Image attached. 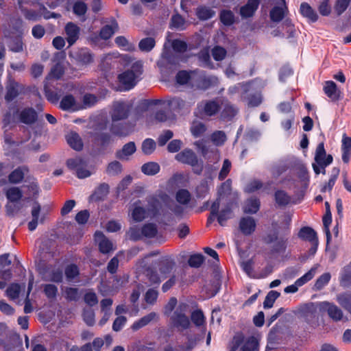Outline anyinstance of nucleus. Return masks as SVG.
<instances>
[{
  "label": "nucleus",
  "mask_w": 351,
  "mask_h": 351,
  "mask_svg": "<svg viewBox=\"0 0 351 351\" xmlns=\"http://www.w3.org/2000/svg\"><path fill=\"white\" fill-rule=\"evenodd\" d=\"M160 199L167 204L170 197L166 193L160 191L158 194L149 195L146 198L147 215L152 218L160 217L168 221L172 219V215L167 209L163 208Z\"/></svg>",
  "instance_id": "1"
},
{
  "label": "nucleus",
  "mask_w": 351,
  "mask_h": 351,
  "mask_svg": "<svg viewBox=\"0 0 351 351\" xmlns=\"http://www.w3.org/2000/svg\"><path fill=\"white\" fill-rule=\"evenodd\" d=\"M143 72V65L141 61L134 62L131 66L119 74L118 79L119 82L123 85L125 90L133 88L138 82L141 79Z\"/></svg>",
  "instance_id": "2"
},
{
  "label": "nucleus",
  "mask_w": 351,
  "mask_h": 351,
  "mask_svg": "<svg viewBox=\"0 0 351 351\" xmlns=\"http://www.w3.org/2000/svg\"><path fill=\"white\" fill-rule=\"evenodd\" d=\"M315 163H313V169L316 175L322 173H326V167L332 162L333 158L330 154L326 155L324 143L317 145L315 154Z\"/></svg>",
  "instance_id": "3"
},
{
  "label": "nucleus",
  "mask_w": 351,
  "mask_h": 351,
  "mask_svg": "<svg viewBox=\"0 0 351 351\" xmlns=\"http://www.w3.org/2000/svg\"><path fill=\"white\" fill-rule=\"evenodd\" d=\"M223 104L222 99L216 97L213 99L203 100L197 105V116L213 117L218 114Z\"/></svg>",
  "instance_id": "4"
},
{
  "label": "nucleus",
  "mask_w": 351,
  "mask_h": 351,
  "mask_svg": "<svg viewBox=\"0 0 351 351\" xmlns=\"http://www.w3.org/2000/svg\"><path fill=\"white\" fill-rule=\"evenodd\" d=\"M258 351V341L254 337L245 338L241 334L234 336L230 351Z\"/></svg>",
  "instance_id": "5"
},
{
  "label": "nucleus",
  "mask_w": 351,
  "mask_h": 351,
  "mask_svg": "<svg viewBox=\"0 0 351 351\" xmlns=\"http://www.w3.org/2000/svg\"><path fill=\"white\" fill-rule=\"evenodd\" d=\"M69 57L80 67H86L93 63L95 54L87 47H82L71 52Z\"/></svg>",
  "instance_id": "6"
},
{
  "label": "nucleus",
  "mask_w": 351,
  "mask_h": 351,
  "mask_svg": "<svg viewBox=\"0 0 351 351\" xmlns=\"http://www.w3.org/2000/svg\"><path fill=\"white\" fill-rule=\"evenodd\" d=\"M165 314L170 317L171 324L179 330L189 327L190 324L189 317L182 312V308H169Z\"/></svg>",
  "instance_id": "7"
},
{
  "label": "nucleus",
  "mask_w": 351,
  "mask_h": 351,
  "mask_svg": "<svg viewBox=\"0 0 351 351\" xmlns=\"http://www.w3.org/2000/svg\"><path fill=\"white\" fill-rule=\"evenodd\" d=\"M154 265L158 269L162 278L165 279L174 269L176 262L172 256H165L155 261Z\"/></svg>",
  "instance_id": "8"
},
{
  "label": "nucleus",
  "mask_w": 351,
  "mask_h": 351,
  "mask_svg": "<svg viewBox=\"0 0 351 351\" xmlns=\"http://www.w3.org/2000/svg\"><path fill=\"white\" fill-rule=\"evenodd\" d=\"M5 90L6 92L4 98L7 103H10L20 95L25 93V86L14 80H11L8 82Z\"/></svg>",
  "instance_id": "9"
},
{
  "label": "nucleus",
  "mask_w": 351,
  "mask_h": 351,
  "mask_svg": "<svg viewBox=\"0 0 351 351\" xmlns=\"http://www.w3.org/2000/svg\"><path fill=\"white\" fill-rule=\"evenodd\" d=\"M130 108L123 101L114 102L110 113L112 122L126 119L130 114Z\"/></svg>",
  "instance_id": "10"
},
{
  "label": "nucleus",
  "mask_w": 351,
  "mask_h": 351,
  "mask_svg": "<svg viewBox=\"0 0 351 351\" xmlns=\"http://www.w3.org/2000/svg\"><path fill=\"white\" fill-rule=\"evenodd\" d=\"M59 108L64 111L75 112L83 109L82 104L73 95L67 94L60 100Z\"/></svg>",
  "instance_id": "11"
},
{
  "label": "nucleus",
  "mask_w": 351,
  "mask_h": 351,
  "mask_svg": "<svg viewBox=\"0 0 351 351\" xmlns=\"http://www.w3.org/2000/svg\"><path fill=\"white\" fill-rule=\"evenodd\" d=\"M134 125L131 123H117L112 122L110 127V132L118 136H127L134 130Z\"/></svg>",
  "instance_id": "12"
},
{
  "label": "nucleus",
  "mask_w": 351,
  "mask_h": 351,
  "mask_svg": "<svg viewBox=\"0 0 351 351\" xmlns=\"http://www.w3.org/2000/svg\"><path fill=\"white\" fill-rule=\"evenodd\" d=\"M323 90L325 95L333 102L338 101L341 98V92L333 81H326L324 84Z\"/></svg>",
  "instance_id": "13"
},
{
  "label": "nucleus",
  "mask_w": 351,
  "mask_h": 351,
  "mask_svg": "<svg viewBox=\"0 0 351 351\" xmlns=\"http://www.w3.org/2000/svg\"><path fill=\"white\" fill-rule=\"evenodd\" d=\"M175 158L178 162L193 166L197 162V157L195 152L190 149H184L183 151L177 154Z\"/></svg>",
  "instance_id": "14"
},
{
  "label": "nucleus",
  "mask_w": 351,
  "mask_h": 351,
  "mask_svg": "<svg viewBox=\"0 0 351 351\" xmlns=\"http://www.w3.org/2000/svg\"><path fill=\"white\" fill-rule=\"evenodd\" d=\"M240 231L245 236L251 235L256 230V223L252 217H243L239 220Z\"/></svg>",
  "instance_id": "15"
},
{
  "label": "nucleus",
  "mask_w": 351,
  "mask_h": 351,
  "mask_svg": "<svg viewBox=\"0 0 351 351\" xmlns=\"http://www.w3.org/2000/svg\"><path fill=\"white\" fill-rule=\"evenodd\" d=\"M261 0H247V3L241 6L239 14L243 19L250 18L254 16L258 10Z\"/></svg>",
  "instance_id": "16"
},
{
  "label": "nucleus",
  "mask_w": 351,
  "mask_h": 351,
  "mask_svg": "<svg viewBox=\"0 0 351 351\" xmlns=\"http://www.w3.org/2000/svg\"><path fill=\"white\" fill-rule=\"evenodd\" d=\"M94 237L95 242L98 243L101 253L108 254L112 250V243L105 237L102 232L96 231Z\"/></svg>",
  "instance_id": "17"
},
{
  "label": "nucleus",
  "mask_w": 351,
  "mask_h": 351,
  "mask_svg": "<svg viewBox=\"0 0 351 351\" xmlns=\"http://www.w3.org/2000/svg\"><path fill=\"white\" fill-rule=\"evenodd\" d=\"M269 250L267 254L269 258H275L280 254H284L287 249V240L280 238L278 241L270 244Z\"/></svg>",
  "instance_id": "18"
},
{
  "label": "nucleus",
  "mask_w": 351,
  "mask_h": 351,
  "mask_svg": "<svg viewBox=\"0 0 351 351\" xmlns=\"http://www.w3.org/2000/svg\"><path fill=\"white\" fill-rule=\"evenodd\" d=\"M66 40L69 46L73 45L79 38L80 27L73 22H69L65 26Z\"/></svg>",
  "instance_id": "19"
},
{
  "label": "nucleus",
  "mask_w": 351,
  "mask_h": 351,
  "mask_svg": "<svg viewBox=\"0 0 351 351\" xmlns=\"http://www.w3.org/2000/svg\"><path fill=\"white\" fill-rule=\"evenodd\" d=\"M119 25L114 19H112L110 23L103 26L99 31V38L108 40L118 30Z\"/></svg>",
  "instance_id": "20"
},
{
  "label": "nucleus",
  "mask_w": 351,
  "mask_h": 351,
  "mask_svg": "<svg viewBox=\"0 0 351 351\" xmlns=\"http://www.w3.org/2000/svg\"><path fill=\"white\" fill-rule=\"evenodd\" d=\"M37 118V113L33 108H25L19 113V121L27 125L33 124Z\"/></svg>",
  "instance_id": "21"
},
{
  "label": "nucleus",
  "mask_w": 351,
  "mask_h": 351,
  "mask_svg": "<svg viewBox=\"0 0 351 351\" xmlns=\"http://www.w3.org/2000/svg\"><path fill=\"white\" fill-rule=\"evenodd\" d=\"M197 74L199 75L200 79L199 86L202 89H208L211 86L217 85L219 83L218 77L214 75H206L204 71L197 70Z\"/></svg>",
  "instance_id": "22"
},
{
  "label": "nucleus",
  "mask_w": 351,
  "mask_h": 351,
  "mask_svg": "<svg viewBox=\"0 0 351 351\" xmlns=\"http://www.w3.org/2000/svg\"><path fill=\"white\" fill-rule=\"evenodd\" d=\"M162 60L158 62V66L162 69L169 66H177L179 63L178 58L171 51H165L162 55Z\"/></svg>",
  "instance_id": "23"
},
{
  "label": "nucleus",
  "mask_w": 351,
  "mask_h": 351,
  "mask_svg": "<svg viewBox=\"0 0 351 351\" xmlns=\"http://www.w3.org/2000/svg\"><path fill=\"white\" fill-rule=\"evenodd\" d=\"M341 144V158L344 163H348L351 157V137L343 134Z\"/></svg>",
  "instance_id": "24"
},
{
  "label": "nucleus",
  "mask_w": 351,
  "mask_h": 351,
  "mask_svg": "<svg viewBox=\"0 0 351 351\" xmlns=\"http://www.w3.org/2000/svg\"><path fill=\"white\" fill-rule=\"evenodd\" d=\"M141 201L138 200L133 204V209L131 212V216L135 222H141L144 220L147 214L145 208L140 206Z\"/></svg>",
  "instance_id": "25"
},
{
  "label": "nucleus",
  "mask_w": 351,
  "mask_h": 351,
  "mask_svg": "<svg viewBox=\"0 0 351 351\" xmlns=\"http://www.w3.org/2000/svg\"><path fill=\"white\" fill-rule=\"evenodd\" d=\"M232 202H228L227 204L218 213L217 221L221 226H224L227 220L232 217Z\"/></svg>",
  "instance_id": "26"
},
{
  "label": "nucleus",
  "mask_w": 351,
  "mask_h": 351,
  "mask_svg": "<svg viewBox=\"0 0 351 351\" xmlns=\"http://www.w3.org/2000/svg\"><path fill=\"white\" fill-rule=\"evenodd\" d=\"M136 150L134 142L130 141L125 144L122 149L117 151L116 157L120 160L127 159L128 156L132 155Z\"/></svg>",
  "instance_id": "27"
},
{
  "label": "nucleus",
  "mask_w": 351,
  "mask_h": 351,
  "mask_svg": "<svg viewBox=\"0 0 351 351\" xmlns=\"http://www.w3.org/2000/svg\"><path fill=\"white\" fill-rule=\"evenodd\" d=\"M298 236L302 240L307 241L310 243L318 240L316 232L312 228L308 226H304L301 228L298 232Z\"/></svg>",
  "instance_id": "28"
},
{
  "label": "nucleus",
  "mask_w": 351,
  "mask_h": 351,
  "mask_svg": "<svg viewBox=\"0 0 351 351\" xmlns=\"http://www.w3.org/2000/svg\"><path fill=\"white\" fill-rule=\"evenodd\" d=\"M156 269L154 265L147 267L145 269V276L151 285L158 287L163 279L161 275L157 273Z\"/></svg>",
  "instance_id": "29"
},
{
  "label": "nucleus",
  "mask_w": 351,
  "mask_h": 351,
  "mask_svg": "<svg viewBox=\"0 0 351 351\" xmlns=\"http://www.w3.org/2000/svg\"><path fill=\"white\" fill-rule=\"evenodd\" d=\"M66 141L71 148L76 151L83 149V143L80 135L75 132H71L66 136Z\"/></svg>",
  "instance_id": "30"
},
{
  "label": "nucleus",
  "mask_w": 351,
  "mask_h": 351,
  "mask_svg": "<svg viewBox=\"0 0 351 351\" xmlns=\"http://www.w3.org/2000/svg\"><path fill=\"white\" fill-rule=\"evenodd\" d=\"M28 171L26 166L19 167L8 176V180L12 184H18L24 178L25 173Z\"/></svg>",
  "instance_id": "31"
},
{
  "label": "nucleus",
  "mask_w": 351,
  "mask_h": 351,
  "mask_svg": "<svg viewBox=\"0 0 351 351\" xmlns=\"http://www.w3.org/2000/svg\"><path fill=\"white\" fill-rule=\"evenodd\" d=\"M300 11L303 16L313 23L316 22L318 19L317 12L307 3L304 2L300 5Z\"/></svg>",
  "instance_id": "32"
},
{
  "label": "nucleus",
  "mask_w": 351,
  "mask_h": 351,
  "mask_svg": "<svg viewBox=\"0 0 351 351\" xmlns=\"http://www.w3.org/2000/svg\"><path fill=\"white\" fill-rule=\"evenodd\" d=\"M167 106L171 110L178 113L185 108H189V106L186 105V102L179 97H173L168 100Z\"/></svg>",
  "instance_id": "33"
},
{
  "label": "nucleus",
  "mask_w": 351,
  "mask_h": 351,
  "mask_svg": "<svg viewBox=\"0 0 351 351\" xmlns=\"http://www.w3.org/2000/svg\"><path fill=\"white\" fill-rule=\"evenodd\" d=\"M157 319H158V315L154 312H152V313H149L148 315L143 317L138 321L135 322L132 324V328L134 330H137L140 329L141 328L147 325L151 322L156 320Z\"/></svg>",
  "instance_id": "34"
},
{
  "label": "nucleus",
  "mask_w": 351,
  "mask_h": 351,
  "mask_svg": "<svg viewBox=\"0 0 351 351\" xmlns=\"http://www.w3.org/2000/svg\"><path fill=\"white\" fill-rule=\"evenodd\" d=\"M45 95L47 99L53 104H56L60 100L61 97L60 90L58 91V88L52 90L47 84L44 86Z\"/></svg>",
  "instance_id": "35"
},
{
  "label": "nucleus",
  "mask_w": 351,
  "mask_h": 351,
  "mask_svg": "<svg viewBox=\"0 0 351 351\" xmlns=\"http://www.w3.org/2000/svg\"><path fill=\"white\" fill-rule=\"evenodd\" d=\"M195 14L199 20L207 21L213 18L215 16V12L209 7L200 5L197 8Z\"/></svg>",
  "instance_id": "36"
},
{
  "label": "nucleus",
  "mask_w": 351,
  "mask_h": 351,
  "mask_svg": "<svg viewBox=\"0 0 351 351\" xmlns=\"http://www.w3.org/2000/svg\"><path fill=\"white\" fill-rule=\"evenodd\" d=\"M67 167L72 171L76 173L78 169L82 168L84 166H88L87 162L80 157H76L74 158H69L66 161Z\"/></svg>",
  "instance_id": "37"
},
{
  "label": "nucleus",
  "mask_w": 351,
  "mask_h": 351,
  "mask_svg": "<svg viewBox=\"0 0 351 351\" xmlns=\"http://www.w3.org/2000/svg\"><path fill=\"white\" fill-rule=\"evenodd\" d=\"M64 73V66L62 62H58L56 63L52 68L51 69V71L49 73L48 76L46 77V80L56 79L58 80L62 77Z\"/></svg>",
  "instance_id": "38"
},
{
  "label": "nucleus",
  "mask_w": 351,
  "mask_h": 351,
  "mask_svg": "<svg viewBox=\"0 0 351 351\" xmlns=\"http://www.w3.org/2000/svg\"><path fill=\"white\" fill-rule=\"evenodd\" d=\"M190 131L194 138H198L206 131V126L204 123L195 120L191 124Z\"/></svg>",
  "instance_id": "39"
},
{
  "label": "nucleus",
  "mask_w": 351,
  "mask_h": 351,
  "mask_svg": "<svg viewBox=\"0 0 351 351\" xmlns=\"http://www.w3.org/2000/svg\"><path fill=\"white\" fill-rule=\"evenodd\" d=\"M284 8L280 6H274L270 11V19L274 22H280L285 16V10L287 9L285 0H281Z\"/></svg>",
  "instance_id": "40"
},
{
  "label": "nucleus",
  "mask_w": 351,
  "mask_h": 351,
  "mask_svg": "<svg viewBox=\"0 0 351 351\" xmlns=\"http://www.w3.org/2000/svg\"><path fill=\"white\" fill-rule=\"evenodd\" d=\"M260 208V201L258 198L248 199L244 205L243 212L247 214H255Z\"/></svg>",
  "instance_id": "41"
},
{
  "label": "nucleus",
  "mask_w": 351,
  "mask_h": 351,
  "mask_svg": "<svg viewBox=\"0 0 351 351\" xmlns=\"http://www.w3.org/2000/svg\"><path fill=\"white\" fill-rule=\"evenodd\" d=\"M197 73V70L187 71L185 70L180 71L176 75V81L180 85L188 84L193 75Z\"/></svg>",
  "instance_id": "42"
},
{
  "label": "nucleus",
  "mask_w": 351,
  "mask_h": 351,
  "mask_svg": "<svg viewBox=\"0 0 351 351\" xmlns=\"http://www.w3.org/2000/svg\"><path fill=\"white\" fill-rule=\"evenodd\" d=\"M339 282L340 285L344 288L351 287V263L343 269Z\"/></svg>",
  "instance_id": "43"
},
{
  "label": "nucleus",
  "mask_w": 351,
  "mask_h": 351,
  "mask_svg": "<svg viewBox=\"0 0 351 351\" xmlns=\"http://www.w3.org/2000/svg\"><path fill=\"white\" fill-rule=\"evenodd\" d=\"M274 198L276 203L279 206H286L290 202L291 197V196L283 190H277L274 194Z\"/></svg>",
  "instance_id": "44"
},
{
  "label": "nucleus",
  "mask_w": 351,
  "mask_h": 351,
  "mask_svg": "<svg viewBox=\"0 0 351 351\" xmlns=\"http://www.w3.org/2000/svg\"><path fill=\"white\" fill-rule=\"evenodd\" d=\"M64 275L68 282H72L80 275V269L75 263L67 265L64 268Z\"/></svg>",
  "instance_id": "45"
},
{
  "label": "nucleus",
  "mask_w": 351,
  "mask_h": 351,
  "mask_svg": "<svg viewBox=\"0 0 351 351\" xmlns=\"http://www.w3.org/2000/svg\"><path fill=\"white\" fill-rule=\"evenodd\" d=\"M289 168L287 160H280L271 167V172L274 178H277Z\"/></svg>",
  "instance_id": "46"
},
{
  "label": "nucleus",
  "mask_w": 351,
  "mask_h": 351,
  "mask_svg": "<svg viewBox=\"0 0 351 351\" xmlns=\"http://www.w3.org/2000/svg\"><path fill=\"white\" fill-rule=\"evenodd\" d=\"M5 196L10 202L15 203L21 200L23 193L19 188L12 186L6 190Z\"/></svg>",
  "instance_id": "47"
},
{
  "label": "nucleus",
  "mask_w": 351,
  "mask_h": 351,
  "mask_svg": "<svg viewBox=\"0 0 351 351\" xmlns=\"http://www.w3.org/2000/svg\"><path fill=\"white\" fill-rule=\"evenodd\" d=\"M176 199L181 205L186 206L191 199V194L187 189H180L176 193Z\"/></svg>",
  "instance_id": "48"
},
{
  "label": "nucleus",
  "mask_w": 351,
  "mask_h": 351,
  "mask_svg": "<svg viewBox=\"0 0 351 351\" xmlns=\"http://www.w3.org/2000/svg\"><path fill=\"white\" fill-rule=\"evenodd\" d=\"M220 21L225 26H230L235 22V16L230 10H222L219 13Z\"/></svg>",
  "instance_id": "49"
},
{
  "label": "nucleus",
  "mask_w": 351,
  "mask_h": 351,
  "mask_svg": "<svg viewBox=\"0 0 351 351\" xmlns=\"http://www.w3.org/2000/svg\"><path fill=\"white\" fill-rule=\"evenodd\" d=\"M339 172H340V170L338 167H334L332 169L331 175H330L328 182L327 183H326L321 189L322 193H325L327 191H330L332 189V188L336 182V180L339 176Z\"/></svg>",
  "instance_id": "50"
},
{
  "label": "nucleus",
  "mask_w": 351,
  "mask_h": 351,
  "mask_svg": "<svg viewBox=\"0 0 351 351\" xmlns=\"http://www.w3.org/2000/svg\"><path fill=\"white\" fill-rule=\"evenodd\" d=\"M141 228L143 237L152 239L158 234L157 226L154 223H145L141 227Z\"/></svg>",
  "instance_id": "51"
},
{
  "label": "nucleus",
  "mask_w": 351,
  "mask_h": 351,
  "mask_svg": "<svg viewBox=\"0 0 351 351\" xmlns=\"http://www.w3.org/2000/svg\"><path fill=\"white\" fill-rule=\"evenodd\" d=\"M160 165L154 162L145 163L141 167V171L147 176H154L160 171Z\"/></svg>",
  "instance_id": "52"
},
{
  "label": "nucleus",
  "mask_w": 351,
  "mask_h": 351,
  "mask_svg": "<svg viewBox=\"0 0 351 351\" xmlns=\"http://www.w3.org/2000/svg\"><path fill=\"white\" fill-rule=\"evenodd\" d=\"M156 45V41L154 38L147 37L140 40L138 43L139 49L141 51L149 52Z\"/></svg>",
  "instance_id": "53"
},
{
  "label": "nucleus",
  "mask_w": 351,
  "mask_h": 351,
  "mask_svg": "<svg viewBox=\"0 0 351 351\" xmlns=\"http://www.w3.org/2000/svg\"><path fill=\"white\" fill-rule=\"evenodd\" d=\"M328 315L334 321H346L347 316L341 311V308H326Z\"/></svg>",
  "instance_id": "54"
},
{
  "label": "nucleus",
  "mask_w": 351,
  "mask_h": 351,
  "mask_svg": "<svg viewBox=\"0 0 351 351\" xmlns=\"http://www.w3.org/2000/svg\"><path fill=\"white\" fill-rule=\"evenodd\" d=\"M185 19L179 14H174L171 19V27L179 30L185 28Z\"/></svg>",
  "instance_id": "55"
},
{
  "label": "nucleus",
  "mask_w": 351,
  "mask_h": 351,
  "mask_svg": "<svg viewBox=\"0 0 351 351\" xmlns=\"http://www.w3.org/2000/svg\"><path fill=\"white\" fill-rule=\"evenodd\" d=\"M158 297V291L155 288L148 289L144 294V300L149 305H154Z\"/></svg>",
  "instance_id": "56"
},
{
  "label": "nucleus",
  "mask_w": 351,
  "mask_h": 351,
  "mask_svg": "<svg viewBox=\"0 0 351 351\" xmlns=\"http://www.w3.org/2000/svg\"><path fill=\"white\" fill-rule=\"evenodd\" d=\"M331 275L330 273L326 272L323 274L315 281L314 289L317 291L322 289L326 285L328 284Z\"/></svg>",
  "instance_id": "57"
},
{
  "label": "nucleus",
  "mask_w": 351,
  "mask_h": 351,
  "mask_svg": "<svg viewBox=\"0 0 351 351\" xmlns=\"http://www.w3.org/2000/svg\"><path fill=\"white\" fill-rule=\"evenodd\" d=\"M209 186L206 181L204 180L195 188V195L198 199L204 198L209 193Z\"/></svg>",
  "instance_id": "58"
},
{
  "label": "nucleus",
  "mask_w": 351,
  "mask_h": 351,
  "mask_svg": "<svg viewBox=\"0 0 351 351\" xmlns=\"http://www.w3.org/2000/svg\"><path fill=\"white\" fill-rule=\"evenodd\" d=\"M109 191V186L108 184L102 183L95 189L93 196L95 197V199L101 200L103 199L105 196L107 195Z\"/></svg>",
  "instance_id": "59"
},
{
  "label": "nucleus",
  "mask_w": 351,
  "mask_h": 351,
  "mask_svg": "<svg viewBox=\"0 0 351 351\" xmlns=\"http://www.w3.org/2000/svg\"><path fill=\"white\" fill-rule=\"evenodd\" d=\"M115 44L120 48L128 51H133L134 46L130 43L125 37L123 36H117L114 40Z\"/></svg>",
  "instance_id": "60"
},
{
  "label": "nucleus",
  "mask_w": 351,
  "mask_h": 351,
  "mask_svg": "<svg viewBox=\"0 0 351 351\" xmlns=\"http://www.w3.org/2000/svg\"><path fill=\"white\" fill-rule=\"evenodd\" d=\"M21 291V286L17 283H13L7 288L6 293L10 299L14 300L19 298Z\"/></svg>",
  "instance_id": "61"
},
{
  "label": "nucleus",
  "mask_w": 351,
  "mask_h": 351,
  "mask_svg": "<svg viewBox=\"0 0 351 351\" xmlns=\"http://www.w3.org/2000/svg\"><path fill=\"white\" fill-rule=\"evenodd\" d=\"M87 10V5L82 1H76L73 5V12L77 16H84Z\"/></svg>",
  "instance_id": "62"
},
{
  "label": "nucleus",
  "mask_w": 351,
  "mask_h": 351,
  "mask_svg": "<svg viewBox=\"0 0 351 351\" xmlns=\"http://www.w3.org/2000/svg\"><path fill=\"white\" fill-rule=\"evenodd\" d=\"M64 297L69 301H77L80 298L79 289L75 287H66L64 291Z\"/></svg>",
  "instance_id": "63"
},
{
  "label": "nucleus",
  "mask_w": 351,
  "mask_h": 351,
  "mask_svg": "<svg viewBox=\"0 0 351 351\" xmlns=\"http://www.w3.org/2000/svg\"><path fill=\"white\" fill-rule=\"evenodd\" d=\"M337 300L341 307H351V292L339 294L337 296Z\"/></svg>",
  "instance_id": "64"
}]
</instances>
